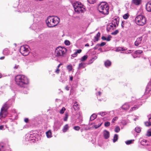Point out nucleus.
<instances>
[{
    "instance_id": "f257e3e1",
    "label": "nucleus",
    "mask_w": 151,
    "mask_h": 151,
    "mask_svg": "<svg viewBox=\"0 0 151 151\" xmlns=\"http://www.w3.org/2000/svg\"><path fill=\"white\" fill-rule=\"evenodd\" d=\"M16 83L19 86L22 88H25L29 83L28 78L23 75H18L15 78Z\"/></svg>"
},
{
    "instance_id": "f03ea898",
    "label": "nucleus",
    "mask_w": 151,
    "mask_h": 151,
    "mask_svg": "<svg viewBox=\"0 0 151 151\" xmlns=\"http://www.w3.org/2000/svg\"><path fill=\"white\" fill-rule=\"evenodd\" d=\"M60 22V19L56 16H49L46 20L47 26L50 28L53 27L57 26Z\"/></svg>"
},
{
    "instance_id": "7ed1b4c3",
    "label": "nucleus",
    "mask_w": 151,
    "mask_h": 151,
    "mask_svg": "<svg viewBox=\"0 0 151 151\" xmlns=\"http://www.w3.org/2000/svg\"><path fill=\"white\" fill-rule=\"evenodd\" d=\"M109 7L106 2L101 3L98 6V9L102 14H109Z\"/></svg>"
},
{
    "instance_id": "20e7f679",
    "label": "nucleus",
    "mask_w": 151,
    "mask_h": 151,
    "mask_svg": "<svg viewBox=\"0 0 151 151\" xmlns=\"http://www.w3.org/2000/svg\"><path fill=\"white\" fill-rule=\"evenodd\" d=\"M67 49L64 47H57L55 51V55L58 57H64L67 52Z\"/></svg>"
},
{
    "instance_id": "39448f33",
    "label": "nucleus",
    "mask_w": 151,
    "mask_h": 151,
    "mask_svg": "<svg viewBox=\"0 0 151 151\" xmlns=\"http://www.w3.org/2000/svg\"><path fill=\"white\" fill-rule=\"evenodd\" d=\"M75 11L78 13H83L85 11V6L80 2H77L73 5Z\"/></svg>"
},
{
    "instance_id": "423d86ee",
    "label": "nucleus",
    "mask_w": 151,
    "mask_h": 151,
    "mask_svg": "<svg viewBox=\"0 0 151 151\" xmlns=\"http://www.w3.org/2000/svg\"><path fill=\"white\" fill-rule=\"evenodd\" d=\"M146 19L142 15H139L135 18V22L136 24L142 26L146 23Z\"/></svg>"
},
{
    "instance_id": "0eeeda50",
    "label": "nucleus",
    "mask_w": 151,
    "mask_h": 151,
    "mask_svg": "<svg viewBox=\"0 0 151 151\" xmlns=\"http://www.w3.org/2000/svg\"><path fill=\"white\" fill-rule=\"evenodd\" d=\"M20 52L24 56L27 55L29 52L28 46L25 45L21 46L20 49Z\"/></svg>"
},
{
    "instance_id": "6e6552de",
    "label": "nucleus",
    "mask_w": 151,
    "mask_h": 151,
    "mask_svg": "<svg viewBox=\"0 0 151 151\" xmlns=\"http://www.w3.org/2000/svg\"><path fill=\"white\" fill-rule=\"evenodd\" d=\"M113 20L111 24L113 25L114 27L116 28L118 26L119 19L118 17H114L113 18Z\"/></svg>"
},
{
    "instance_id": "1a4fd4ad",
    "label": "nucleus",
    "mask_w": 151,
    "mask_h": 151,
    "mask_svg": "<svg viewBox=\"0 0 151 151\" xmlns=\"http://www.w3.org/2000/svg\"><path fill=\"white\" fill-rule=\"evenodd\" d=\"M8 112L1 110L0 112V120L1 121L4 119L7 116Z\"/></svg>"
},
{
    "instance_id": "9d476101",
    "label": "nucleus",
    "mask_w": 151,
    "mask_h": 151,
    "mask_svg": "<svg viewBox=\"0 0 151 151\" xmlns=\"http://www.w3.org/2000/svg\"><path fill=\"white\" fill-rule=\"evenodd\" d=\"M9 107V105L8 103L6 102L3 105L1 110L6 112H8V110Z\"/></svg>"
},
{
    "instance_id": "9b49d317",
    "label": "nucleus",
    "mask_w": 151,
    "mask_h": 151,
    "mask_svg": "<svg viewBox=\"0 0 151 151\" xmlns=\"http://www.w3.org/2000/svg\"><path fill=\"white\" fill-rule=\"evenodd\" d=\"M146 6L147 11L148 12H151V1L147 3Z\"/></svg>"
},
{
    "instance_id": "f8f14e48",
    "label": "nucleus",
    "mask_w": 151,
    "mask_h": 151,
    "mask_svg": "<svg viewBox=\"0 0 151 151\" xmlns=\"http://www.w3.org/2000/svg\"><path fill=\"white\" fill-rule=\"evenodd\" d=\"M142 40V37L138 38L135 42L134 44L136 46H138L141 43Z\"/></svg>"
},
{
    "instance_id": "ddd939ff",
    "label": "nucleus",
    "mask_w": 151,
    "mask_h": 151,
    "mask_svg": "<svg viewBox=\"0 0 151 151\" xmlns=\"http://www.w3.org/2000/svg\"><path fill=\"white\" fill-rule=\"evenodd\" d=\"M109 132L106 130H104V137L105 139H107L109 137Z\"/></svg>"
},
{
    "instance_id": "4468645a",
    "label": "nucleus",
    "mask_w": 151,
    "mask_h": 151,
    "mask_svg": "<svg viewBox=\"0 0 151 151\" xmlns=\"http://www.w3.org/2000/svg\"><path fill=\"white\" fill-rule=\"evenodd\" d=\"M86 66V64L83 63H79L78 69V70H81L83 68Z\"/></svg>"
},
{
    "instance_id": "2eb2a0df",
    "label": "nucleus",
    "mask_w": 151,
    "mask_h": 151,
    "mask_svg": "<svg viewBox=\"0 0 151 151\" xmlns=\"http://www.w3.org/2000/svg\"><path fill=\"white\" fill-rule=\"evenodd\" d=\"M111 64V62L109 60H107L105 61L104 64L105 66L106 67H110Z\"/></svg>"
},
{
    "instance_id": "dca6fc26",
    "label": "nucleus",
    "mask_w": 151,
    "mask_h": 151,
    "mask_svg": "<svg viewBox=\"0 0 151 151\" xmlns=\"http://www.w3.org/2000/svg\"><path fill=\"white\" fill-rule=\"evenodd\" d=\"M97 123H99L98 124L96 123V124L94 125V127L95 129H96L100 127L102 125V123L100 122V120H97L96 122Z\"/></svg>"
},
{
    "instance_id": "f3484780",
    "label": "nucleus",
    "mask_w": 151,
    "mask_h": 151,
    "mask_svg": "<svg viewBox=\"0 0 151 151\" xmlns=\"http://www.w3.org/2000/svg\"><path fill=\"white\" fill-rule=\"evenodd\" d=\"M129 107V106L128 104H125L122 106L121 108L123 110H127Z\"/></svg>"
},
{
    "instance_id": "a211bd4d",
    "label": "nucleus",
    "mask_w": 151,
    "mask_h": 151,
    "mask_svg": "<svg viewBox=\"0 0 151 151\" xmlns=\"http://www.w3.org/2000/svg\"><path fill=\"white\" fill-rule=\"evenodd\" d=\"M132 2L137 5H139L141 2V0H132Z\"/></svg>"
},
{
    "instance_id": "6ab92c4d",
    "label": "nucleus",
    "mask_w": 151,
    "mask_h": 151,
    "mask_svg": "<svg viewBox=\"0 0 151 151\" xmlns=\"http://www.w3.org/2000/svg\"><path fill=\"white\" fill-rule=\"evenodd\" d=\"M139 107V106L138 105H135L134 106L132 107L130 110H129L130 112H132L134 111L136 109H137Z\"/></svg>"
},
{
    "instance_id": "aec40b11",
    "label": "nucleus",
    "mask_w": 151,
    "mask_h": 151,
    "mask_svg": "<svg viewBox=\"0 0 151 151\" xmlns=\"http://www.w3.org/2000/svg\"><path fill=\"white\" fill-rule=\"evenodd\" d=\"M69 126L68 124H65L63 127V132H66L69 129Z\"/></svg>"
},
{
    "instance_id": "412c9836",
    "label": "nucleus",
    "mask_w": 151,
    "mask_h": 151,
    "mask_svg": "<svg viewBox=\"0 0 151 151\" xmlns=\"http://www.w3.org/2000/svg\"><path fill=\"white\" fill-rule=\"evenodd\" d=\"M101 34L99 32H98V33L97 34L96 36L94 37V38L96 40L95 41H94V42L98 41L99 40V38Z\"/></svg>"
},
{
    "instance_id": "4be33fe9",
    "label": "nucleus",
    "mask_w": 151,
    "mask_h": 151,
    "mask_svg": "<svg viewBox=\"0 0 151 151\" xmlns=\"http://www.w3.org/2000/svg\"><path fill=\"white\" fill-rule=\"evenodd\" d=\"M23 61L26 64H28L29 63H30L29 58L28 57L24 58Z\"/></svg>"
},
{
    "instance_id": "5701e85b",
    "label": "nucleus",
    "mask_w": 151,
    "mask_h": 151,
    "mask_svg": "<svg viewBox=\"0 0 151 151\" xmlns=\"http://www.w3.org/2000/svg\"><path fill=\"white\" fill-rule=\"evenodd\" d=\"M46 134L48 138H50L52 137V132L50 130L47 131L46 132Z\"/></svg>"
},
{
    "instance_id": "b1692460",
    "label": "nucleus",
    "mask_w": 151,
    "mask_h": 151,
    "mask_svg": "<svg viewBox=\"0 0 151 151\" xmlns=\"http://www.w3.org/2000/svg\"><path fill=\"white\" fill-rule=\"evenodd\" d=\"M97 115L95 114H92L90 117V119L91 121L93 120L97 117Z\"/></svg>"
},
{
    "instance_id": "393cba45",
    "label": "nucleus",
    "mask_w": 151,
    "mask_h": 151,
    "mask_svg": "<svg viewBox=\"0 0 151 151\" xmlns=\"http://www.w3.org/2000/svg\"><path fill=\"white\" fill-rule=\"evenodd\" d=\"M118 135L117 134H114L113 139V142H115L118 140Z\"/></svg>"
},
{
    "instance_id": "a878e982",
    "label": "nucleus",
    "mask_w": 151,
    "mask_h": 151,
    "mask_svg": "<svg viewBox=\"0 0 151 151\" xmlns=\"http://www.w3.org/2000/svg\"><path fill=\"white\" fill-rule=\"evenodd\" d=\"M88 56L87 55H86L82 57L81 59V61H84L86 60L88 58Z\"/></svg>"
},
{
    "instance_id": "bb28decb",
    "label": "nucleus",
    "mask_w": 151,
    "mask_h": 151,
    "mask_svg": "<svg viewBox=\"0 0 151 151\" xmlns=\"http://www.w3.org/2000/svg\"><path fill=\"white\" fill-rule=\"evenodd\" d=\"M0 151H5V146L0 144Z\"/></svg>"
},
{
    "instance_id": "cd10ccee",
    "label": "nucleus",
    "mask_w": 151,
    "mask_h": 151,
    "mask_svg": "<svg viewBox=\"0 0 151 151\" xmlns=\"http://www.w3.org/2000/svg\"><path fill=\"white\" fill-rule=\"evenodd\" d=\"M68 116V112H65V117L64 118V120L65 121H66L67 120Z\"/></svg>"
},
{
    "instance_id": "c85d7f7f",
    "label": "nucleus",
    "mask_w": 151,
    "mask_h": 151,
    "mask_svg": "<svg viewBox=\"0 0 151 151\" xmlns=\"http://www.w3.org/2000/svg\"><path fill=\"white\" fill-rule=\"evenodd\" d=\"M129 16L128 13H127L124 14L123 16V18L124 19H127Z\"/></svg>"
},
{
    "instance_id": "c756f323",
    "label": "nucleus",
    "mask_w": 151,
    "mask_h": 151,
    "mask_svg": "<svg viewBox=\"0 0 151 151\" xmlns=\"http://www.w3.org/2000/svg\"><path fill=\"white\" fill-rule=\"evenodd\" d=\"M67 69L69 71H71L72 70L73 67L71 65H68L67 66Z\"/></svg>"
},
{
    "instance_id": "7c9ffc66",
    "label": "nucleus",
    "mask_w": 151,
    "mask_h": 151,
    "mask_svg": "<svg viewBox=\"0 0 151 151\" xmlns=\"http://www.w3.org/2000/svg\"><path fill=\"white\" fill-rule=\"evenodd\" d=\"M65 110L66 109L65 107H63L62 109L60 110V113L61 114H63Z\"/></svg>"
},
{
    "instance_id": "2f4dec72",
    "label": "nucleus",
    "mask_w": 151,
    "mask_h": 151,
    "mask_svg": "<svg viewBox=\"0 0 151 151\" xmlns=\"http://www.w3.org/2000/svg\"><path fill=\"white\" fill-rule=\"evenodd\" d=\"M73 108L75 110L78 109L79 108L78 105V104L74 105L73 106Z\"/></svg>"
},
{
    "instance_id": "473e14b6",
    "label": "nucleus",
    "mask_w": 151,
    "mask_h": 151,
    "mask_svg": "<svg viewBox=\"0 0 151 151\" xmlns=\"http://www.w3.org/2000/svg\"><path fill=\"white\" fill-rule=\"evenodd\" d=\"M135 129V131L137 133H139L141 131V129L139 127H136Z\"/></svg>"
},
{
    "instance_id": "72a5a7b5",
    "label": "nucleus",
    "mask_w": 151,
    "mask_h": 151,
    "mask_svg": "<svg viewBox=\"0 0 151 151\" xmlns=\"http://www.w3.org/2000/svg\"><path fill=\"white\" fill-rule=\"evenodd\" d=\"M96 0H87L88 2L90 4H94L96 2Z\"/></svg>"
},
{
    "instance_id": "f704fd0d",
    "label": "nucleus",
    "mask_w": 151,
    "mask_h": 151,
    "mask_svg": "<svg viewBox=\"0 0 151 151\" xmlns=\"http://www.w3.org/2000/svg\"><path fill=\"white\" fill-rule=\"evenodd\" d=\"M120 130V128L119 126H116L115 129V131L116 132H119Z\"/></svg>"
},
{
    "instance_id": "c9c22d12",
    "label": "nucleus",
    "mask_w": 151,
    "mask_h": 151,
    "mask_svg": "<svg viewBox=\"0 0 151 151\" xmlns=\"http://www.w3.org/2000/svg\"><path fill=\"white\" fill-rule=\"evenodd\" d=\"M142 51L141 50H138L135 52V53L137 54H141L142 52Z\"/></svg>"
},
{
    "instance_id": "e433bc0d",
    "label": "nucleus",
    "mask_w": 151,
    "mask_h": 151,
    "mask_svg": "<svg viewBox=\"0 0 151 151\" xmlns=\"http://www.w3.org/2000/svg\"><path fill=\"white\" fill-rule=\"evenodd\" d=\"M110 122H107L104 123V126L105 127H109L110 125Z\"/></svg>"
},
{
    "instance_id": "4c0bfd02",
    "label": "nucleus",
    "mask_w": 151,
    "mask_h": 151,
    "mask_svg": "<svg viewBox=\"0 0 151 151\" xmlns=\"http://www.w3.org/2000/svg\"><path fill=\"white\" fill-rule=\"evenodd\" d=\"M98 114L101 115V116H103L106 114V113L105 112H100L98 113Z\"/></svg>"
},
{
    "instance_id": "58836bf2",
    "label": "nucleus",
    "mask_w": 151,
    "mask_h": 151,
    "mask_svg": "<svg viewBox=\"0 0 151 151\" xmlns=\"http://www.w3.org/2000/svg\"><path fill=\"white\" fill-rule=\"evenodd\" d=\"M119 32V30L117 29L115 31L113 32H112L111 33V34L114 35H115L117 34Z\"/></svg>"
},
{
    "instance_id": "ea45409f",
    "label": "nucleus",
    "mask_w": 151,
    "mask_h": 151,
    "mask_svg": "<svg viewBox=\"0 0 151 151\" xmlns=\"http://www.w3.org/2000/svg\"><path fill=\"white\" fill-rule=\"evenodd\" d=\"M132 142V140H128L125 142V143L127 145H129Z\"/></svg>"
},
{
    "instance_id": "a19ab883",
    "label": "nucleus",
    "mask_w": 151,
    "mask_h": 151,
    "mask_svg": "<svg viewBox=\"0 0 151 151\" xmlns=\"http://www.w3.org/2000/svg\"><path fill=\"white\" fill-rule=\"evenodd\" d=\"M80 127L78 126H75L74 127V129L77 131H78L80 130Z\"/></svg>"
},
{
    "instance_id": "79ce46f5",
    "label": "nucleus",
    "mask_w": 151,
    "mask_h": 151,
    "mask_svg": "<svg viewBox=\"0 0 151 151\" xmlns=\"http://www.w3.org/2000/svg\"><path fill=\"white\" fill-rule=\"evenodd\" d=\"M65 44L67 45H69L70 44V42L68 40H65Z\"/></svg>"
},
{
    "instance_id": "37998d69",
    "label": "nucleus",
    "mask_w": 151,
    "mask_h": 151,
    "mask_svg": "<svg viewBox=\"0 0 151 151\" xmlns=\"http://www.w3.org/2000/svg\"><path fill=\"white\" fill-rule=\"evenodd\" d=\"M145 125L146 126H148L151 125V122H146L145 123Z\"/></svg>"
},
{
    "instance_id": "c03bdc74",
    "label": "nucleus",
    "mask_w": 151,
    "mask_h": 151,
    "mask_svg": "<svg viewBox=\"0 0 151 151\" xmlns=\"http://www.w3.org/2000/svg\"><path fill=\"white\" fill-rule=\"evenodd\" d=\"M118 119V117L117 116L115 117L112 120V123H114V121H115L117 120Z\"/></svg>"
},
{
    "instance_id": "a18cd8bd",
    "label": "nucleus",
    "mask_w": 151,
    "mask_h": 151,
    "mask_svg": "<svg viewBox=\"0 0 151 151\" xmlns=\"http://www.w3.org/2000/svg\"><path fill=\"white\" fill-rule=\"evenodd\" d=\"M111 37V35H109L107 38H106V40L107 41H109L110 40Z\"/></svg>"
},
{
    "instance_id": "49530a36",
    "label": "nucleus",
    "mask_w": 151,
    "mask_h": 151,
    "mask_svg": "<svg viewBox=\"0 0 151 151\" xmlns=\"http://www.w3.org/2000/svg\"><path fill=\"white\" fill-rule=\"evenodd\" d=\"M106 42H102L100 44H99V46H103L106 44Z\"/></svg>"
},
{
    "instance_id": "de8ad7c7",
    "label": "nucleus",
    "mask_w": 151,
    "mask_h": 151,
    "mask_svg": "<svg viewBox=\"0 0 151 151\" xmlns=\"http://www.w3.org/2000/svg\"><path fill=\"white\" fill-rule=\"evenodd\" d=\"M146 135L148 137L151 136V132L148 131L147 132Z\"/></svg>"
},
{
    "instance_id": "09e8293b",
    "label": "nucleus",
    "mask_w": 151,
    "mask_h": 151,
    "mask_svg": "<svg viewBox=\"0 0 151 151\" xmlns=\"http://www.w3.org/2000/svg\"><path fill=\"white\" fill-rule=\"evenodd\" d=\"M99 44H98L95 46L94 47V49L95 50L97 49L99 47Z\"/></svg>"
},
{
    "instance_id": "8fccbe9b",
    "label": "nucleus",
    "mask_w": 151,
    "mask_h": 151,
    "mask_svg": "<svg viewBox=\"0 0 151 151\" xmlns=\"http://www.w3.org/2000/svg\"><path fill=\"white\" fill-rule=\"evenodd\" d=\"M60 70L59 69V68H57V69L55 71V72L57 74H59V73H60Z\"/></svg>"
},
{
    "instance_id": "3c124183",
    "label": "nucleus",
    "mask_w": 151,
    "mask_h": 151,
    "mask_svg": "<svg viewBox=\"0 0 151 151\" xmlns=\"http://www.w3.org/2000/svg\"><path fill=\"white\" fill-rule=\"evenodd\" d=\"M117 50H119V51H121V50L123 51V50H124V48L123 47H118L117 48Z\"/></svg>"
},
{
    "instance_id": "603ef678",
    "label": "nucleus",
    "mask_w": 151,
    "mask_h": 151,
    "mask_svg": "<svg viewBox=\"0 0 151 151\" xmlns=\"http://www.w3.org/2000/svg\"><path fill=\"white\" fill-rule=\"evenodd\" d=\"M77 54H78L76 52L74 53V54L72 55V56L73 57H75L77 56Z\"/></svg>"
},
{
    "instance_id": "864d4df0",
    "label": "nucleus",
    "mask_w": 151,
    "mask_h": 151,
    "mask_svg": "<svg viewBox=\"0 0 151 151\" xmlns=\"http://www.w3.org/2000/svg\"><path fill=\"white\" fill-rule=\"evenodd\" d=\"M29 121V119L28 118H25L24 119V121L26 123H27Z\"/></svg>"
},
{
    "instance_id": "5fc2aeb1",
    "label": "nucleus",
    "mask_w": 151,
    "mask_h": 151,
    "mask_svg": "<svg viewBox=\"0 0 151 151\" xmlns=\"http://www.w3.org/2000/svg\"><path fill=\"white\" fill-rule=\"evenodd\" d=\"M82 51V50L81 49H79L77 50V51L76 52L77 53H80Z\"/></svg>"
},
{
    "instance_id": "6e6d98bb",
    "label": "nucleus",
    "mask_w": 151,
    "mask_h": 151,
    "mask_svg": "<svg viewBox=\"0 0 151 151\" xmlns=\"http://www.w3.org/2000/svg\"><path fill=\"white\" fill-rule=\"evenodd\" d=\"M4 128V125H1L0 126V130H2Z\"/></svg>"
},
{
    "instance_id": "4d7b16f0",
    "label": "nucleus",
    "mask_w": 151,
    "mask_h": 151,
    "mask_svg": "<svg viewBox=\"0 0 151 151\" xmlns=\"http://www.w3.org/2000/svg\"><path fill=\"white\" fill-rule=\"evenodd\" d=\"M65 88L67 91H68L69 90V87L68 86L65 87Z\"/></svg>"
},
{
    "instance_id": "13d9d810",
    "label": "nucleus",
    "mask_w": 151,
    "mask_h": 151,
    "mask_svg": "<svg viewBox=\"0 0 151 151\" xmlns=\"http://www.w3.org/2000/svg\"><path fill=\"white\" fill-rule=\"evenodd\" d=\"M101 39L103 40H106V37H105V36H102L101 37Z\"/></svg>"
},
{
    "instance_id": "bf43d9fd",
    "label": "nucleus",
    "mask_w": 151,
    "mask_h": 151,
    "mask_svg": "<svg viewBox=\"0 0 151 151\" xmlns=\"http://www.w3.org/2000/svg\"><path fill=\"white\" fill-rule=\"evenodd\" d=\"M124 21L123 22L122 21V24H121V26L123 28L124 27Z\"/></svg>"
},
{
    "instance_id": "052dcab7",
    "label": "nucleus",
    "mask_w": 151,
    "mask_h": 151,
    "mask_svg": "<svg viewBox=\"0 0 151 151\" xmlns=\"http://www.w3.org/2000/svg\"><path fill=\"white\" fill-rule=\"evenodd\" d=\"M19 66V65H15L14 67V68L15 69H17L18 68Z\"/></svg>"
},
{
    "instance_id": "680f3d73",
    "label": "nucleus",
    "mask_w": 151,
    "mask_h": 151,
    "mask_svg": "<svg viewBox=\"0 0 151 151\" xmlns=\"http://www.w3.org/2000/svg\"><path fill=\"white\" fill-rule=\"evenodd\" d=\"M5 58V57L4 56L1 57L0 58V59L3 60Z\"/></svg>"
},
{
    "instance_id": "e2e57ef3",
    "label": "nucleus",
    "mask_w": 151,
    "mask_h": 151,
    "mask_svg": "<svg viewBox=\"0 0 151 151\" xmlns=\"http://www.w3.org/2000/svg\"><path fill=\"white\" fill-rule=\"evenodd\" d=\"M62 64L61 63L58 66L57 68H59L60 67V65H62Z\"/></svg>"
},
{
    "instance_id": "0e129e2a",
    "label": "nucleus",
    "mask_w": 151,
    "mask_h": 151,
    "mask_svg": "<svg viewBox=\"0 0 151 151\" xmlns=\"http://www.w3.org/2000/svg\"><path fill=\"white\" fill-rule=\"evenodd\" d=\"M70 80H71V81H72L73 80V77L72 76H71V77H70Z\"/></svg>"
},
{
    "instance_id": "69168bd1",
    "label": "nucleus",
    "mask_w": 151,
    "mask_h": 151,
    "mask_svg": "<svg viewBox=\"0 0 151 151\" xmlns=\"http://www.w3.org/2000/svg\"><path fill=\"white\" fill-rule=\"evenodd\" d=\"M85 46H89V45L88 44V43H87L85 45Z\"/></svg>"
},
{
    "instance_id": "338daca9",
    "label": "nucleus",
    "mask_w": 151,
    "mask_h": 151,
    "mask_svg": "<svg viewBox=\"0 0 151 151\" xmlns=\"http://www.w3.org/2000/svg\"><path fill=\"white\" fill-rule=\"evenodd\" d=\"M98 93L99 95V96H100L101 95V92L100 91H99Z\"/></svg>"
},
{
    "instance_id": "774afa93",
    "label": "nucleus",
    "mask_w": 151,
    "mask_h": 151,
    "mask_svg": "<svg viewBox=\"0 0 151 151\" xmlns=\"http://www.w3.org/2000/svg\"><path fill=\"white\" fill-rule=\"evenodd\" d=\"M110 27H113L114 26L113 25H112V24H111V25H110Z\"/></svg>"
}]
</instances>
